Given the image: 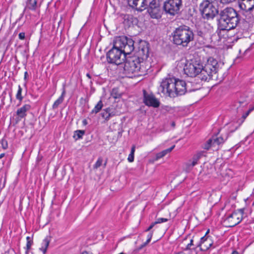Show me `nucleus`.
Listing matches in <instances>:
<instances>
[{
	"label": "nucleus",
	"instance_id": "1",
	"mask_svg": "<svg viewBox=\"0 0 254 254\" xmlns=\"http://www.w3.org/2000/svg\"><path fill=\"white\" fill-rule=\"evenodd\" d=\"M158 91L164 95L175 98L186 92V83L185 81L174 77L166 78L161 82Z\"/></svg>",
	"mask_w": 254,
	"mask_h": 254
},
{
	"label": "nucleus",
	"instance_id": "2",
	"mask_svg": "<svg viewBox=\"0 0 254 254\" xmlns=\"http://www.w3.org/2000/svg\"><path fill=\"white\" fill-rule=\"evenodd\" d=\"M239 21L237 11L232 7H226L219 13L218 28L220 30L229 31L235 29Z\"/></svg>",
	"mask_w": 254,
	"mask_h": 254
},
{
	"label": "nucleus",
	"instance_id": "3",
	"mask_svg": "<svg viewBox=\"0 0 254 254\" xmlns=\"http://www.w3.org/2000/svg\"><path fill=\"white\" fill-rule=\"evenodd\" d=\"M149 67L150 66L146 61H141L135 56L127 58L124 66L125 73L129 77H132L131 74H134V76L145 75Z\"/></svg>",
	"mask_w": 254,
	"mask_h": 254
},
{
	"label": "nucleus",
	"instance_id": "4",
	"mask_svg": "<svg viewBox=\"0 0 254 254\" xmlns=\"http://www.w3.org/2000/svg\"><path fill=\"white\" fill-rule=\"evenodd\" d=\"M173 41L175 44L187 47L194 39V34L190 27L182 25L176 28L172 33Z\"/></svg>",
	"mask_w": 254,
	"mask_h": 254
},
{
	"label": "nucleus",
	"instance_id": "5",
	"mask_svg": "<svg viewBox=\"0 0 254 254\" xmlns=\"http://www.w3.org/2000/svg\"><path fill=\"white\" fill-rule=\"evenodd\" d=\"M219 66L220 64L216 59L212 57L208 58L205 65H202L199 79L207 81L213 78V77L217 78V73L219 70Z\"/></svg>",
	"mask_w": 254,
	"mask_h": 254
},
{
	"label": "nucleus",
	"instance_id": "6",
	"mask_svg": "<svg viewBox=\"0 0 254 254\" xmlns=\"http://www.w3.org/2000/svg\"><path fill=\"white\" fill-rule=\"evenodd\" d=\"M200 10L204 18L212 19L218 13L216 0H203L200 4Z\"/></svg>",
	"mask_w": 254,
	"mask_h": 254
},
{
	"label": "nucleus",
	"instance_id": "7",
	"mask_svg": "<svg viewBox=\"0 0 254 254\" xmlns=\"http://www.w3.org/2000/svg\"><path fill=\"white\" fill-rule=\"evenodd\" d=\"M114 46L117 48H120L126 55H129L135 51L134 41L127 37H118L114 40Z\"/></svg>",
	"mask_w": 254,
	"mask_h": 254
},
{
	"label": "nucleus",
	"instance_id": "8",
	"mask_svg": "<svg viewBox=\"0 0 254 254\" xmlns=\"http://www.w3.org/2000/svg\"><path fill=\"white\" fill-rule=\"evenodd\" d=\"M238 4L240 8L243 10V15L248 22L254 21V0H239Z\"/></svg>",
	"mask_w": 254,
	"mask_h": 254
},
{
	"label": "nucleus",
	"instance_id": "9",
	"mask_svg": "<svg viewBox=\"0 0 254 254\" xmlns=\"http://www.w3.org/2000/svg\"><path fill=\"white\" fill-rule=\"evenodd\" d=\"M202 69V65L196 61L187 63L184 67V72L188 76L193 77L198 76L199 78Z\"/></svg>",
	"mask_w": 254,
	"mask_h": 254
},
{
	"label": "nucleus",
	"instance_id": "10",
	"mask_svg": "<svg viewBox=\"0 0 254 254\" xmlns=\"http://www.w3.org/2000/svg\"><path fill=\"white\" fill-rule=\"evenodd\" d=\"M244 215V209H239L235 211L224 220V222L228 224V227H234L238 224L243 219Z\"/></svg>",
	"mask_w": 254,
	"mask_h": 254
},
{
	"label": "nucleus",
	"instance_id": "11",
	"mask_svg": "<svg viewBox=\"0 0 254 254\" xmlns=\"http://www.w3.org/2000/svg\"><path fill=\"white\" fill-rule=\"evenodd\" d=\"M182 0H167L164 3L163 8L166 13L174 15L182 6Z\"/></svg>",
	"mask_w": 254,
	"mask_h": 254
},
{
	"label": "nucleus",
	"instance_id": "12",
	"mask_svg": "<svg viewBox=\"0 0 254 254\" xmlns=\"http://www.w3.org/2000/svg\"><path fill=\"white\" fill-rule=\"evenodd\" d=\"M147 11L152 18L158 19L161 16V1L151 0L147 6Z\"/></svg>",
	"mask_w": 254,
	"mask_h": 254
},
{
	"label": "nucleus",
	"instance_id": "13",
	"mask_svg": "<svg viewBox=\"0 0 254 254\" xmlns=\"http://www.w3.org/2000/svg\"><path fill=\"white\" fill-rule=\"evenodd\" d=\"M135 55L141 61H145L149 56V44L144 41L141 40L138 46L135 49Z\"/></svg>",
	"mask_w": 254,
	"mask_h": 254
},
{
	"label": "nucleus",
	"instance_id": "14",
	"mask_svg": "<svg viewBox=\"0 0 254 254\" xmlns=\"http://www.w3.org/2000/svg\"><path fill=\"white\" fill-rule=\"evenodd\" d=\"M112 54H114L112 57V64H115L116 66L117 65L121 66L125 61L126 55L120 48H117L114 46V43L112 47Z\"/></svg>",
	"mask_w": 254,
	"mask_h": 254
},
{
	"label": "nucleus",
	"instance_id": "15",
	"mask_svg": "<svg viewBox=\"0 0 254 254\" xmlns=\"http://www.w3.org/2000/svg\"><path fill=\"white\" fill-rule=\"evenodd\" d=\"M128 5L137 11H142L147 8L148 0H127Z\"/></svg>",
	"mask_w": 254,
	"mask_h": 254
},
{
	"label": "nucleus",
	"instance_id": "16",
	"mask_svg": "<svg viewBox=\"0 0 254 254\" xmlns=\"http://www.w3.org/2000/svg\"><path fill=\"white\" fill-rule=\"evenodd\" d=\"M143 93V101L146 105L152 106L155 108H157L159 106V101L155 98L154 95L152 94H147L145 90H144Z\"/></svg>",
	"mask_w": 254,
	"mask_h": 254
},
{
	"label": "nucleus",
	"instance_id": "17",
	"mask_svg": "<svg viewBox=\"0 0 254 254\" xmlns=\"http://www.w3.org/2000/svg\"><path fill=\"white\" fill-rule=\"evenodd\" d=\"M212 244L213 243L211 240L204 236L201 238L198 246L200 247V250L201 251H205L209 249Z\"/></svg>",
	"mask_w": 254,
	"mask_h": 254
},
{
	"label": "nucleus",
	"instance_id": "18",
	"mask_svg": "<svg viewBox=\"0 0 254 254\" xmlns=\"http://www.w3.org/2000/svg\"><path fill=\"white\" fill-rule=\"evenodd\" d=\"M31 106L30 104H25L16 111V115L20 118H25L27 112L30 110Z\"/></svg>",
	"mask_w": 254,
	"mask_h": 254
},
{
	"label": "nucleus",
	"instance_id": "19",
	"mask_svg": "<svg viewBox=\"0 0 254 254\" xmlns=\"http://www.w3.org/2000/svg\"><path fill=\"white\" fill-rule=\"evenodd\" d=\"M122 17L124 19V24L128 26H130L136 20V19L130 14L122 15Z\"/></svg>",
	"mask_w": 254,
	"mask_h": 254
},
{
	"label": "nucleus",
	"instance_id": "20",
	"mask_svg": "<svg viewBox=\"0 0 254 254\" xmlns=\"http://www.w3.org/2000/svg\"><path fill=\"white\" fill-rule=\"evenodd\" d=\"M65 94V90L64 89L61 96L53 104L52 106L53 109H57L59 106L63 103Z\"/></svg>",
	"mask_w": 254,
	"mask_h": 254
},
{
	"label": "nucleus",
	"instance_id": "21",
	"mask_svg": "<svg viewBox=\"0 0 254 254\" xmlns=\"http://www.w3.org/2000/svg\"><path fill=\"white\" fill-rule=\"evenodd\" d=\"M38 0H27L26 8L32 10H35L37 7Z\"/></svg>",
	"mask_w": 254,
	"mask_h": 254
},
{
	"label": "nucleus",
	"instance_id": "22",
	"mask_svg": "<svg viewBox=\"0 0 254 254\" xmlns=\"http://www.w3.org/2000/svg\"><path fill=\"white\" fill-rule=\"evenodd\" d=\"M202 155V152H198L197 154H195L192 157L191 162L190 163V164H188V166L191 167L194 166L197 163V161Z\"/></svg>",
	"mask_w": 254,
	"mask_h": 254
},
{
	"label": "nucleus",
	"instance_id": "23",
	"mask_svg": "<svg viewBox=\"0 0 254 254\" xmlns=\"http://www.w3.org/2000/svg\"><path fill=\"white\" fill-rule=\"evenodd\" d=\"M50 242V238L48 237H47L43 240V243H42V246L40 248V250L42 251L44 254L46 253V252L47 251V249L49 246Z\"/></svg>",
	"mask_w": 254,
	"mask_h": 254
},
{
	"label": "nucleus",
	"instance_id": "24",
	"mask_svg": "<svg viewBox=\"0 0 254 254\" xmlns=\"http://www.w3.org/2000/svg\"><path fill=\"white\" fill-rule=\"evenodd\" d=\"M101 115L102 117L105 120V121H109L110 119L111 112L109 108L104 109L101 113Z\"/></svg>",
	"mask_w": 254,
	"mask_h": 254
},
{
	"label": "nucleus",
	"instance_id": "25",
	"mask_svg": "<svg viewBox=\"0 0 254 254\" xmlns=\"http://www.w3.org/2000/svg\"><path fill=\"white\" fill-rule=\"evenodd\" d=\"M103 104L102 101L100 100L98 103L95 105L94 109L91 111V114H97L98 113L102 108Z\"/></svg>",
	"mask_w": 254,
	"mask_h": 254
},
{
	"label": "nucleus",
	"instance_id": "26",
	"mask_svg": "<svg viewBox=\"0 0 254 254\" xmlns=\"http://www.w3.org/2000/svg\"><path fill=\"white\" fill-rule=\"evenodd\" d=\"M211 139L213 140V144L214 146L216 145H219L224 142V139L222 137L213 136Z\"/></svg>",
	"mask_w": 254,
	"mask_h": 254
},
{
	"label": "nucleus",
	"instance_id": "27",
	"mask_svg": "<svg viewBox=\"0 0 254 254\" xmlns=\"http://www.w3.org/2000/svg\"><path fill=\"white\" fill-rule=\"evenodd\" d=\"M211 146H214V145L213 144V140L211 138L203 144L202 148L208 150Z\"/></svg>",
	"mask_w": 254,
	"mask_h": 254
},
{
	"label": "nucleus",
	"instance_id": "28",
	"mask_svg": "<svg viewBox=\"0 0 254 254\" xmlns=\"http://www.w3.org/2000/svg\"><path fill=\"white\" fill-rule=\"evenodd\" d=\"M152 235H153L152 232H151L148 234V235L147 236V241L139 247V248L137 249V251H139V250H141V249H142L143 247L146 246L150 242L151 238L152 237Z\"/></svg>",
	"mask_w": 254,
	"mask_h": 254
},
{
	"label": "nucleus",
	"instance_id": "29",
	"mask_svg": "<svg viewBox=\"0 0 254 254\" xmlns=\"http://www.w3.org/2000/svg\"><path fill=\"white\" fill-rule=\"evenodd\" d=\"M85 133V131L82 130H77L74 132L73 137L77 140L82 137L83 135Z\"/></svg>",
	"mask_w": 254,
	"mask_h": 254
},
{
	"label": "nucleus",
	"instance_id": "30",
	"mask_svg": "<svg viewBox=\"0 0 254 254\" xmlns=\"http://www.w3.org/2000/svg\"><path fill=\"white\" fill-rule=\"evenodd\" d=\"M27 244H26V251L25 252V254H28L29 251L31 249V247L33 244V241L31 240L30 237H27L26 238Z\"/></svg>",
	"mask_w": 254,
	"mask_h": 254
},
{
	"label": "nucleus",
	"instance_id": "31",
	"mask_svg": "<svg viewBox=\"0 0 254 254\" xmlns=\"http://www.w3.org/2000/svg\"><path fill=\"white\" fill-rule=\"evenodd\" d=\"M135 146L133 145L131 148V151L128 155L127 160L129 162H132L134 160V154L135 152Z\"/></svg>",
	"mask_w": 254,
	"mask_h": 254
},
{
	"label": "nucleus",
	"instance_id": "32",
	"mask_svg": "<svg viewBox=\"0 0 254 254\" xmlns=\"http://www.w3.org/2000/svg\"><path fill=\"white\" fill-rule=\"evenodd\" d=\"M22 89L20 85L18 86V90L16 95V98L17 100H19L20 102L23 100V97L21 95Z\"/></svg>",
	"mask_w": 254,
	"mask_h": 254
},
{
	"label": "nucleus",
	"instance_id": "33",
	"mask_svg": "<svg viewBox=\"0 0 254 254\" xmlns=\"http://www.w3.org/2000/svg\"><path fill=\"white\" fill-rule=\"evenodd\" d=\"M103 159L101 158H99L96 163L94 166V168L97 169L102 165Z\"/></svg>",
	"mask_w": 254,
	"mask_h": 254
},
{
	"label": "nucleus",
	"instance_id": "34",
	"mask_svg": "<svg viewBox=\"0 0 254 254\" xmlns=\"http://www.w3.org/2000/svg\"><path fill=\"white\" fill-rule=\"evenodd\" d=\"M1 144L2 147L3 149H6L8 148L7 141L5 139L2 138L1 139Z\"/></svg>",
	"mask_w": 254,
	"mask_h": 254
},
{
	"label": "nucleus",
	"instance_id": "35",
	"mask_svg": "<svg viewBox=\"0 0 254 254\" xmlns=\"http://www.w3.org/2000/svg\"><path fill=\"white\" fill-rule=\"evenodd\" d=\"M175 145H173L172 147H171L169 148H168L167 149H165L162 151H161L163 155L165 156L167 153H170L172 151V150L174 148Z\"/></svg>",
	"mask_w": 254,
	"mask_h": 254
},
{
	"label": "nucleus",
	"instance_id": "36",
	"mask_svg": "<svg viewBox=\"0 0 254 254\" xmlns=\"http://www.w3.org/2000/svg\"><path fill=\"white\" fill-rule=\"evenodd\" d=\"M168 221V219L163 218H159L157 219L156 221L154 222V224H160L163 222H166Z\"/></svg>",
	"mask_w": 254,
	"mask_h": 254
},
{
	"label": "nucleus",
	"instance_id": "37",
	"mask_svg": "<svg viewBox=\"0 0 254 254\" xmlns=\"http://www.w3.org/2000/svg\"><path fill=\"white\" fill-rule=\"evenodd\" d=\"M111 52V50H109L106 55L107 60L109 64L111 63V58L110 57V53Z\"/></svg>",
	"mask_w": 254,
	"mask_h": 254
},
{
	"label": "nucleus",
	"instance_id": "38",
	"mask_svg": "<svg viewBox=\"0 0 254 254\" xmlns=\"http://www.w3.org/2000/svg\"><path fill=\"white\" fill-rule=\"evenodd\" d=\"M236 0H220V2L223 4H229L235 1Z\"/></svg>",
	"mask_w": 254,
	"mask_h": 254
},
{
	"label": "nucleus",
	"instance_id": "39",
	"mask_svg": "<svg viewBox=\"0 0 254 254\" xmlns=\"http://www.w3.org/2000/svg\"><path fill=\"white\" fill-rule=\"evenodd\" d=\"M250 113L248 111L246 113H245L243 115V116L242 117V121L241 122V124L244 122V120L249 116Z\"/></svg>",
	"mask_w": 254,
	"mask_h": 254
},
{
	"label": "nucleus",
	"instance_id": "40",
	"mask_svg": "<svg viewBox=\"0 0 254 254\" xmlns=\"http://www.w3.org/2000/svg\"><path fill=\"white\" fill-rule=\"evenodd\" d=\"M163 157H164V156L163 155L162 152H160L156 154L155 160H157L159 159L162 158Z\"/></svg>",
	"mask_w": 254,
	"mask_h": 254
},
{
	"label": "nucleus",
	"instance_id": "41",
	"mask_svg": "<svg viewBox=\"0 0 254 254\" xmlns=\"http://www.w3.org/2000/svg\"><path fill=\"white\" fill-rule=\"evenodd\" d=\"M19 38L21 40H23L25 38V33L21 32L18 35Z\"/></svg>",
	"mask_w": 254,
	"mask_h": 254
},
{
	"label": "nucleus",
	"instance_id": "42",
	"mask_svg": "<svg viewBox=\"0 0 254 254\" xmlns=\"http://www.w3.org/2000/svg\"><path fill=\"white\" fill-rule=\"evenodd\" d=\"M156 225V224H154V222H153L150 226L145 230L146 232L149 231L154 226V225Z\"/></svg>",
	"mask_w": 254,
	"mask_h": 254
},
{
	"label": "nucleus",
	"instance_id": "43",
	"mask_svg": "<svg viewBox=\"0 0 254 254\" xmlns=\"http://www.w3.org/2000/svg\"><path fill=\"white\" fill-rule=\"evenodd\" d=\"M197 35L201 37H204V33L201 31H197Z\"/></svg>",
	"mask_w": 254,
	"mask_h": 254
},
{
	"label": "nucleus",
	"instance_id": "44",
	"mask_svg": "<svg viewBox=\"0 0 254 254\" xmlns=\"http://www.w3.org/2000/svg\"><path fill=\"white\" fill-rule=\"evenodd\" d=\"M193 245V240H190V243H189V244H188L187 245V248L188 249H190V247L191 246H192Z\"/></svg>",
	"mask_w": 254,
	"mask_h": 254
},
{
	"label": "nucleus",
	"instance_id": "45",
	"mask_svg": "<svg viewBox=\"0 0 254 254\" xmlns=\"http://www.w3.org/2000/svg\"><path fill=\"white\" fill-rule=\"evenodd\" d=\"M254 110V104L253 105H251L250 109L248 110V111L251 113Z\"/></svg>",
	"mask_w": 254,
	"mask_h": 254
},
{
	"label": "nucleus",
	"instance_id": "46",
	"mask_svg": "<svg viewBox=\"0 0 254 254\" xmlns=\"http://www.w3.org/2000/svg\"><path fill=\"white\" fill-rule=\"evenodd\" d=\"M5 155V154L4 153H1L0 154V159H1L2 158H3Z\"/></svg>",
	"mask_w": 254,
	"mask_h": 254
},
{
	"label": "nucleus",
	"instance_id": "47",
	"mask_svg": "<svg viewBox=\"0 0 254 254\" xmlns=\"http://www.w3.org/2000/svg\"><path fill=\"white\" fill-rule=\"evenodd\" d=\"M231 254H239V253L236 251H234Z\"/></svg>",
	"mask_w": 254,
	"mask_h": 254
},
{
	"label": "nucleus",
	"instance_id": "48",
	"mask_svg": "<svg viewBox=\"0 0 254 254\" xmlns=\"http://www.w3.org/2000/svg\"><path fill=\"white\" fill-rule=\"evenodd\" d=\"M86 76H87L89 78H90V79H91V75H90V74H89V73H87V74H86Z\"/></svg>",
	"mask_w": 254,
	"mask_h": 254
},
{
	"label": "nucleus",
	"instance_id": "49",
	"mask_svg": "<svg viewBox=\"0 0 254 254\" xmlns=\"http://www.w3.org/2000/svg\"><path fill=\"white\" fill-rule=\"evenodd\" d=\"M83 124H84V125H86V124H87V121H86V120H84L83 121Z\"/></svg>",
	"mask_w": 254,
	"mask_h": 254
},
{
	"label": "nucleus",
	"instance_id": "50",
	"mask_svg": "<svg viewBox=\"0 0 254 254\" xmlns=\"http://www.w3.org/2000/svg\"><path fill=\"white\" fill-rule=\"evenodd\" d=\"M121 113H122V111H118L115 112V114H120Z\"/></svg>",
	"mask_w": 254,
	"mask_h": 254
},
{
	"label": "nucleus",
	"instance_id": "51",
	"mask_svg": "<svg viewBox=\"0 0 254 254\" xmlns=\"http://www.w3.org/2000/svg\"><path fill=\"white\" fill-rule=\"evenodd\" d=\"M118 103V104H122V101H120V100L119 101H118L117 102Z\"/></svg>",
	"mask_w": 254,
	"mask_h": 254
},
{
	"label": "nucleus",
	"instance_id": "52",
	"mask_svg": "<svg viewBox=\"0 0 254 254\" xmlns=\"http://www.w3.org/2000/svg\"><path fill=\"white\" fill-rule=\"evenodd\" d=\"M82 254H89L87 252H83Z\"/></svg>",
	"mask_w": 254,
	"mask_h": 254
},
{
	"label": "nucleus",
	"instance_id": "53",
	"mask_svg": "<svg viewBox=\"0 0 254 254\" xmlns=\"http://www.w3.org/2000/svg\"><path fill=\"white\" fill-rule=\"evenodd\" d=\"M27 72H26L25 73V77H26V76H27Z\"/></svg>",
	"mask_w": 254,
	"mask_h": 254
},
{
	"label": "nucleus",
	"instance_id": "54",
	"mask_svg": "<svg viewBox=\"0 0 254 254\" xmlns=\"http://www.w3.org/2000/svg\"><path fill=\"white\" fill-rule=\"evenodd\" d=\"M113 97L115 98V99H117L118 98L117 96H113Z\"/></svg>",
	"mask_w": 254,
	"mask_h": 254
},
{
	"label": "nucleus",
	"instance_id": "55",
	"mask_svg": "<svg viewBox=\"0 0 254 254\" xmlns=\"http://www.w3.org/2000/svg\"><path fill=\"white\" fill-rule=\"evenodd\" d=\"M172 125L173 126H175V123H172Z\"/></svg>",
	"mask_w": 254,
	"mask_h": 254
},
{
	"label": "nucleus",
	"instance_id": "56",
	"mask_svg": "<svg viewBox=\"0 0 254 254\" xmlns=\"http://www.w3.org/2000/svg\"><path fill=\"white\" fill-rule=\"evenodd\" d=\"M113 91H114V90H112V95H113Z\"/></svg>",
	"mask_w": 254,
	"mask_h": 254
},
{
	"label": "nucleus",
	"instance_id": "57",
	"mask_svg": "<svg viewBox=\"0 0 254 254\" xmlns=\"http://www.w3.org/2000/svg\"><path fill=\"white\" fill-rule=\"evenodd\" d=\"M208 233V231L207 232H206V235Z\"/></svg>",
	"mask_w": 254,
	"mask_h": 254
},
{
	"label": "nucleus",
	"instance_id": "58",
	"mask_svg": "<svg viewBox=\"0 0 254 254\" xmlns=\"http://www.w3.org/2000/svg\"><path fill=\"white\" fill-rule=\"evenodd\" d=\"M253 205H254V201L253 203Z\"/></svg>",
	"mask_w": 254,
	"mask_h": 254
}]
</instances>
